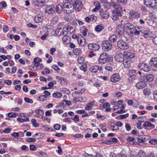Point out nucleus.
<instances>
[{
	"label": "nucleus",
	"mask_w": 157,
	"mask_h": 157,
	"mask_svg": "<svg viewBox=\"0 0 157 157\" xmlns=\"http://www.w3.org/2000/svg\"><path fill=\"white\" fill-rule=\"evenodd\" d=\"M110 4L114 8V10L112 11V14L111 17L113 21H118L119 17L122 16V8L113 2H111Z\"/></svg>",
	"instance_id": "nucleus-1"
},
{
	"label": "nucleus",
	"mask_w": 157,
	"mask_h": 157,
	"mask_svg": "<svg viewBox=\"0 0 157 157\" xmlns=\"http://www.w3.org/2000/svg\"><path fill=\"white\" fill-rule=\"evenodd\" d=\"M73 10L72 5L69 2H66L63 4V10L64 13L69 14Z\"/></svg>",
	"instance_id": "nucleus-2"
},
{
	"label": "nucleus",
	"mask_w": 157,
	"mask_h": 157,
	"mask_svg": "<svg viewBox=\"0 0 157 157\" xmlns=\"http://www.w3.org/2000/svg\"><path fill=\"white\" fill-rule=\"evenodd\" d=\"M144 3L147 7L153 9L157 7V0H144Z\"/></svg>",
	"instance_id": "nucleus-3"
},
{
	"label": "nucleus",
	"mask_w": 157,
	"mask_h": 157,
	"mask_svg": "<svg viewBox=\"0 0 157 157\" xmlns=\"http://www.w3.org/2000/svg\"><path fill=\"white\" fill-rule=\"evenodd\" d=\"M102 48L105 51H108L112 48V45L108 40H104L102 42Z\"/></svg>",
	"instance_id": "nucleus-4"
},
{
	"label": "nucleus",
	"mask_w": 157,
	"mask_h": 157,
	"mask_svg": "<svg viewBox=\"0 0 157 157\" xmlns=\"http://www.w3.org/2000/svg\"><path fill=\"white\" fill-rule=\"evenodd\" d=\"M109 58V55L107 53H102L98 59V63L100 64L105 63Z\"/></svg>",
	"instance_id": "nucleus-5"
},
{
	"label": "nucleus",
	"mask_w": 157,
	"mask_h": 157,
	"mask_svg": "<svg viewBox=\"0 0 157 157\" xmlns=\"http://www.w3.org/2000/svg\"><path fill=\"white\" fill-rule=\"evenodd\" d=\"M73 10L75 9L76 11L80 10L82 8V4L79 0H75L72 4Z\"/></svg>",
	"instance_id": "nucleus-6"
},
{
	"label": "nucleus",
	"mask_w": 157,
	"mask_h": 157,
	"mask_svg": "<svg viewBox=\"0 0 157 157\" xmlns=\"http://www.w3.org/2000/svg\"><path fill=\"white\" fill-rule=\"evenodd\" d=\"M117 45L119 48L122 50H126L129 47L128 44L122 40L117 41Z\"/></svg>",
	"instance_id": "nucleus-7"
},
{
	"label": "nucleus",
	"mask_w": 157,
	"mask_h": 157,
	"mask_svg": "<svg viewBox=\"0 0 157 157\" xmlns=\"http://www.w3.org/2000/svg\"><path fill=\"white\" fill-rule=\"evenodd\" d=\"M136 73L135 70H134L130 71L129 75V77L128 78V81L130 83H132L135 80Z\"/></svg>",
	"instance_id": "nucleus-8"
},
{
	"label": "nucleus",
	"mask_w": 157,
	"mask_h": 157,
	"mask_svg": "<svg viewBox=\"0 0 157 157\" xmlns=\"http://www.w3.org/2000/svg\"><path fill=\"white\" fill-rule=\"evenodd\" d=\"M149 63L153 70L157 71V58H152L149 61Z\"/></svg>",
	"instance_id": "nucleus-9"
},
{
	"label": "nucleus",
	"mask_w": 157,
	"mask_h": 157,
	"mask_svg": "<svg viewBox=\"0 0 157 157\" xmlns=\"http://www.w3.org/2000/svg\"><path fill=\"white\" fill-rule=\"evenodd\" d=\"M124 32V26L121 24L118 25L116 29V33L119 36H121Z\"/></svg>",
	"instance_id": "nucleus-10"
},
{
	"label": "nucleus",
	"mask_w": 157,
	"mask_h": 157,
	"mask_svg": "<svg viewBox=\"0 0 157 157\" xmlns=\"http://www.w3.org/2000/svg\"><path fill=\"white\" fill-rule=\"evenodd\" d=\"M138 67L145 72H147L150 70V68L148 65L144 63H139Z\"/></svg>",
	"instance_id": "nucleus-11"
},
{
	"label": "nucleus",
	"mask_w": 157,
	"mask_h": 157,
	"mask_svg": "<svg viewBox=\"0 0 157 157\" xmlns=\"http://www.w3.org/2000/svg\"><path fill=\"white\" fill-rule=\"evenodd\" d=\"M151 138L150 136L148 135L140 136L137 138V140L140 143H144L146 141L149 140Z\"/></svg>",
	"instance_id": "nucleus-12"
},
{
	"label": "nucleus",
	"mask_w": 157,
	"mask_h": 157,
	"mask_svg": "<svg viewBox=\"0 0 157 157\" xmlns=\"http://www.w3.org/2000/svg\"><path fill=\"white\" fill-rule=\"evenodd\" d=\"M124 56L121 53H118L116 54L115 59L116 60L119 62H122L124 60Z\"/></svg>",
	"instance_id": "nucleus-13"
},
{
	"label": "nucleus",
	"mask_w": 157,
	"mask_h": 157,
	"mask_svg": "<svg viewBox=\"0 0 157 157\" xmlns=\"http://www.w3.org/2000/svg\"><path fill=\"white\" fill-rule=\"evenodd\" d=\"M120 79V76L119 74L116 73L112 75L110 78V81L113 82H116Z\"/></svg>",
	"instance_id": "nucleus-14"
},
{
	"label": "nucleus",
	"mask_w": 157,
	"mask_h": 157,
	"mask_svg": "<svg viewBox=\"0 0 157 157\" xmlns=\"http://www.w3.org/2000/svg\"><path fill=\"white\" fill-rule=\"evenodd\" d=\"M100 15L103 19H107L109 17V14L106 10H104L103 9L100 10Z\"/></svg>",
	"instance_id": "nucleus-15"
},
{
	"label": "nucleus",
	"mask_w": 157,
	"mask_h": 157,
	"mask_svg": "<svg viewBox=\"0 0 157 157\" xmlns=\"http://www.w3.org/2000/svg\"><path fill=\"white\" fill-rule=\"evenodd\" d=\"M147 86V84L144 81H140L137 83L135 85L136 87L138 89H142L145 88Z\"/></svg>",
	"instance_id": "nucleus-16"
},
{
	"label": "nucleus",
	"mask_w": 157,
	"mask_h": 157,
	"mask_svg": "<svg viewBox=\"0 0 157 157\" xmlns=\"http://www.w3.org/2000/svg\"><path fill=\"white\" fill-rule=\"evenodd\" d=\"M78 42L80 45L83 46L86 43V40L84 37L81 35H78Z\"/></svg>",
	"instance_id": "nucleus-17"
},
{
	"label": "nucleus",
	"mask_w": 157,
	"mask_h": 157,
	"mask_svg": "<svg viewBox=\"0 0 157 157\" xmlns=\"http://www.w3.org/2000/svg\"><path fill=\"white\" fill-rule=\"evenodd\" d=\"M88 47L90 49L95 51L98 50L100 48L99 45L94 44H90L88 45Z\"/></svg>",
	"instance_id": "nucleus-18"
},
{
	"label": "nucleus",
	"mask_w": 157,
	"mask_h": 157,
	"mask_svg": "<svg viewBox=\"0 0 157 157\" xmlns=\"http://www.w3.org/2000/svg\"><path fill=\"white\" fill-rule=\"evenodd\" d=\"M142 35L144 36V37L147 38H150L153 36L151 31L148 30H145L142 33Z\"/></svg>",
	"instance_id": "nucleus-19"
},
{
	"label": "nucleus",
	"mask_w": 157,
	"mask_h": 157,
	"mask_svg": "<svg viewBox=\"0 0 157 157\" xmlns=\"http://www.w3.org/2000/svg\"><path fill=\"white\" fill-rule=\"evenodd\" d=\"M154 78V76L152 74L147 75L144 77V80L145 82H151Z\"/></svg>",
	"instance_id": "nucleus-20"
},
{
	"label": "nucleus",
	"mask_w": 157,
	"mask_h": 157,
	"mask_svg": "<svg viewBox=\"0 0 157 157\" xmlns=\"http://www.w3.org/2000/svg\"><path fill=\"white\" fill-rule=\"evenodd\" d=\"M123 54L124 56L127 59L128 58H133L135 57L134 54L128 52H123Z\"/></svg>",
	"instance_id": "nucleus-21"
},
{
	"label": "nucleus",
	"mask_w": 157,
	"mask_h": 157,
	"mask_svg": "<svg viewBox=\"0 0 157 157\" xmlns=\"http://www.w3.org/2000/svg\"><path fill=\"white\" fill-rule=\"evenodd\" d=\"M43 19V16L42 14H39L36 15L34 18V21L36 23H39L42 21Z\"/></svg>",
	"instance_id": "nucleus-22"
},
{
	"label": "nucleus",
	"mask_w": 157,
	"mask_h": 157,
	"mask_svg": "<svg viewBox=\"0 0 157 157\" xmlns=\"http://www.w3.org/2000/svg\"><path fill=\"white\" fill-rule=\"evenodd\" d=\"M132 63V60L130 59H126L123 60V65L126 67L128 68L130 67L131 66Z\"/></svg>",
	"instance_id": "nucleus-23"
},
{
	"label": "nucleus",
	"mask_w": 157,
	"mask_h": 157,
	"mask_svg": "<svg viewBox=\"0 0 157 157\" xmlns=\"http://www.w3.org/2000/svg\"><path fill=\"white\" fill-rule=\"evenodd\" d=\"M35 4L38 6L42 7L44 6L46 3L44 0H35Z\"/></svg>",
	"instance_id": "nucleus-24"
},
{
	"label": "nucleus",
	"mask_w": 157,
	"mask_h": 157,
	"mask_svg": "<svg viewBox=\"0 0 157 157\" xmlns=\"http://www.w3.org/2000/svg\"><path fill=\"white\" fill-rule=\"evenodd\" d=\"M45 12L48 14H52L55 12L54 10L53 9L52 6H47L45 10Z\"/></svg>",
	"instance_id": "nucleus-25"
},
{
	"label": "nucleus",
	"mask_w": 157,
	"mask_h": 157,
	"mask_svg": "<svg viewBox=\"0 0 157 157\" xmlns=\"http://www.w3.org/2000/svg\"><path fill=\"white\" fill-rule=\"evenodd\" d=\"M63 10V5L62 6L60 4L57 5L56 8V10L58 13H60L62 10Z\"/></svg>",
	"instance_id": "nucleus-26"
},
{
	"label": "nucleus",
	"mask_w": 157,
	"mask_h": 157,
	"mask_svg": "<svg viewBox=\"0 0 157 157\" xmlns=\"http://www.w3.org/2000/svg\"><path fill=\"white\" fill-rule=\"evenodd\" d=\"M127 140L130 142H132V143L131 144L132 145L140 144H138L137 142L135 141V139L133 137L128 136L127 138Z\"/></svg>",
	"instance_id": "nucleus-27"
},
{
	"label": "nucleus",
	"mask_w": 157,
	"mask_h": 157,
	"mask_svg": "<svg viewBox=\"0 0 157 157\" xmlns=\"http://www.w3.org/2000/svg\"><path fill=\"white\" fill-rule=\"evenodd\" d=\"M131 16L136 18L140 16V14L139 12H136L135 11H130L129 13Z\"/></svg>",
	"instance_id": "nucleus-28"
},
{
	"label": "nucleus",
	"mask_w": 157,
	"mask_h": 157,
	"mask_svg": "<svg viewBox=\"0 0 157 157\" xmlns=\"http://www.w3.org/2000/svg\"><path fill=\"white\" fill-rule=\"evenodd\" d=\"M104 28L103 24H100L95 27V30L97 32H100L104 29Z\"/></svg>",
	"instance_id": "nucleus-29"
},
{
	"label": "nucleus",
	"mask_w": 157,
	"mask_h": 157,
	"mask_svg": "<svg viewBox=\"0 0 157 157\" xmlns=\"http://www.w3.org/2000/svg\"><path fill=\"white\" fill-rule=\"evenodd\" d=\"M143 93L145 96H148L151 93L150 89L148 87H146L143 90Z\"/></svg>",
	"instance_id": "nucleus-30"
},
{
	"label": "nucleus",
	"mask_w": 157,
	"mask_h": 157,
	"mask_svg": "<svg viewBox=\"0 0 157 157\" xmlns=\"http://www.w3.org/2000/svg\"><path fill=\"white\" fill-rule=\"evenodd\" d=\"M17 120L20 122H27L29 121V118L28 117H24V118L19 117L17 119Z\"/></svg>",
	"instance_id": "nucleus-31"
},
{
	"label": "nucleus",
	"mask_w": 157,
	"mask_h": 157,
	"mask_svg": "<svg viewBox=\"0 0 157 157\" xmlns=\"http://www.w3.org/2000/svg\"><path fill=\"white\" fill-rule=\"evenodd\" d=\"M143 125L145 127H151L152 128H153L155 127V125L154 124L151 123L149 121H146L145 122Z\"/></svg>",
	"instance_id": "nucleus-32"
},
{
	"label": "nucleus",
	"mask_w": 157,
	"mask_h": 157,
	"mask_svg": "<svg viewBox=\"0 0 157 157\" xmlns=\"http://www.w3.org/2000/svg\"><path fill=\"white\" fill-rule=\"evenodd\" d=\"M134 26L130 23H127L125 24L124 26V27L126 29L127 31H128V30L130 28H131L132 27H133Z\"/></svg>",
	"instance_id": "nucleus-33"
},
{
	"label": "nucleus",
	"mask_w": 157,
	"mask_h": 157,
	"mask_svg": "<svg viewBox=\"0 0 157 157\" xmlns=\"http://www.w3.org/2000/svg\"><path fill=\"white\" fill-rule=\"evenodd\" d=\"M137 157H147L145 152L142 150L139 151Z\"/></svg>",
	"instance_id": "nucleus-34"
},
{
	"label": "nucleus",
	"mask_w": 157,
	"mask_h": 157,
	"mask_svg": "<svg viewBox=\"0 0 157 157\" xmlns=\"http://www.w3.org/2000/svg\"><path fill=\"white\" fill-rule=\"evenodd\" d=\"M98 65L94 66L90 68V71L94 73H96L98 70Z\"/></svg>",
	"instance_id": "nucleus-35"
},
{
	"label": "nucleus",
	"mask_w": 157,
	"mask_h": 157,
	"mask_svg": "<svg viewBox=\"0 0 157 157\" xmlns=\"http://www.w3.org/2000/svg\"><path fill=\"white\" fill-rule=\"evenodd\" d=\"M94 17L96 18V17L94 16H92L91 17H86L85 18V20L88 23L90 22L92 19L93 20L94 19Z\"/></svg>",
	"instance_id": "nucleus-36"
},
{
	"label": "nucleus",
	"mask_w": 157,
	"mask_h": 157,
	"mask_svg": "<svg viewBox=\"0 0 157 157\" xmlns=\"http://www.w3.org/2000/svg\"><path fill=\"white\" fill-rule=\"evenodd\" d=\"M59 19L57 16L53 17L51 20V22L53 24H56L58 22Z\"/></svg>",
	"instance_id": "nucleus-37"
},
{
	"label": "nucleus",
	"mask_w": 157,
	"mask_h": 157,
	"mask_svg": "<svg viewBox=\"0 0 157 157\" xmlns=\"http://www.w3.org/2000/svg\"><path fill=\"white\" fill-rule=\"evenodd\" d=\"M109 40L112 42H115L117 39V36L115 35H113L109 38Z\"/></svg>",
	"instance_id": "nucleus-38"
},
{
	"label": "nucleus",
	"mask_w": 157,
	"mask_h": 157,
	"mask_svg": "<svg viewBox=\"0 0 157 157\" xmlns=\"http://www.w3.org/2000/svg\"><path fill=\"white\" fill-rule=\"evenodd\" d=\"M96 117L98 120H103L105 119V116L101 115L99 113L97 114Z\"/></svg>",
	"instance_id": "nucleus-39"
},
{
	"label": "nucleus",
	"mask_w": 157,
	"mask_h": 157,
	"mask_svg": "<svg viewBox=\"0 0 157 157\" xmlns=\"http://www.w3.org/2000/svg\"><path fill=\"white\" fill-rule=\"evenodd\" d=\"M136 27L133 26V27H132L131 28H130L128 30V33H129L131 36H132L134 35V31L135 30Z\"/></svg>",
	"instance_id": "nucleus-40"
},
{
	"label": "nucleus",
	"mask_w": 157,
	"mask_h": 157,
	"mask_svg": "<svg viewBox=\"0 0 157 157\" xmlns=\"http://www.w3.org/2000/svg\"><path fill=\"white\" fill-rule=\"evenodd\" d=\"M53 96L55 98H60L62 96V94L61 93L56 92L52 94Z\"/></svg>",
	"instance_id": "nucleus-41"
},
{
	"label": "nucleus",
	"mask_w": 157,
	"mask_h": 157,
	"mask_svg": "<svg viewBox=\"0 0 157 157\" xmlns=\"http://www.w3.org/2000/svg\"><path fill=\"white\" fill-rule=\"evenodd\" d=\"M35 112L36 114L40 116H42L44 114V112L41 109H36L35 110Z\"/></svg>",
	"instance_id": "nucleus-42"
},
{
	"label": "nucleus",
	"mask_w": 157,
	"mask_h": 157,
	"mask_svg": "<svg viewBox=\"0 0 157 157\" xmlns=\"http://www.w3.org/2000/svg\"><path fill=\"white\" fill-rule=\"evenodd\" d=\"M7 6V4L5 2L3 1L0 2V9H2L3 8L6 7Z\"/></svg>",
	"instance_id": "nucleus-43"
},
{
	"label": "nucleus",
	"mask_w": 157,
	"mask_h": 157,
	"mask_svg": "<svg viewBox=\"0 0 157 157\" xmlns=\"http://www.w3.org/2000/svg\"><path fill=\"white\" fill-rule=\"evenodd\" d=\"M31 122L33 124V126L35 127H37L39 125V124L36 123V120L34 119H32Z\"/></svg>",
	"instance_id": "nucleus-44"
},
{
	"label": "nucleus",
	"mask_w": 157,
	"mask_h": 157,
	"mask_svg": "<svg viewBox=\"0 0 157 157\" xmlns=\"http://www.w3.org/2000/svg\"><path fill=\"white\" fill-rule=\"evenodd\" d=\"M33 136L34 137L36 140V139H40L41 137V133H36L33 135Z\"/></svg>",
	"instance_id": "nucleus-45"
},
{
	"label": "nucleus",
	"mask_w": 157,
	"mask_h": 157,
	"mask_svg": "<svg viewBox=\"0 0 157 157\" xmlns=\"http://www.w3.org/2000/svg\"><path fill=\"white\" fill-rule=\"evenodd\" d=\"M69 38L67 36H63L62 38V41L65 44L69 42Z\"/></svg>",
	"instance_id": "nucleus-46"
},
{
	"label": "nucleus",
	"mask_w": 157,
	"mask_h": 157,
	"mask_svg": "<svg viewBox=\"0 0 157 157\" xmlns=\"http://www.w3.org/2000/svg\"><path fill=\"white\" fill-rule=\"evenodd\" d=\"M24 101L25 102L29 103L32 104L33 102V101L32 99L27 97L24 98Z\"/></svg>",
	"instance_id": "nucleus-47"
},
{
	"label": "nucleus",
	"mask_w": 157,
	"mask_h": 157,
	"mask_svg": "<svg viewBox=\"0 0 157 157\" xmlns=\"http://www.w3.org/2000/svg\"><path fill=\"white\" fill-rule=\"evenodd\" d=\"M140 28V27L138 28V27H136L135 30L134 32V35H138L140 34V33H142V32L140 30H138L136 29V28H137L138 29H139Z\"/></svg>",
	"instance_id": "nucleus-48"
},
{
	"label": "nucleus",
	"mask_w": 157,
	"mask_h": 157,
	"mask_svg": "<svg viewBox=\"0 0 157 157\" xmlns=\"http://www.w3.org/2000/svg\"><path fill=\"white\" fill-rule=\"evenodd\" d=\"M34 65L36 67H37L39 65V62L37 61V58H35L33 59Z\"/></svg>",
	"instance_id": "nucleus-49"
},
{
	"label": "nucleus",
	"mask_w": 157,
	"mask_h": 157,
	"mask_svg": "<svg viewBox=\"0 0 157 157\" xmlns=\"http://www.w3.org/2000/svg\"><path fill=\"white\" fill-rule=\"evenodd\" d=\"M52 67V68L54 69L57 72H59L60 70L58 66L56 64L53 65Z\"/></svg>",
	"instance_id": "nucleus-50"
},
{
	"label": "nucleus",
	"mask_w": 157,
	"mask_h": 157,
	"mask_svg": "<svg viewBox=\"0 0 157 157\" xmlns=\"http://www.w3.org/2000/svg\"><path fill=\"white\" fill-rule=\"evenodd\" d=\"M149 143L153 144L155 145L157 144V140L155 139H152L149 141Z\"/></svg>",
	"instance_id": "nucleus-51"
},
{
	"label": "nucleus",
	"mask_w": 157,
	"mask_h": 157,
	"mask_svg": "<svg viewBox=\"0 0 157 157\" xmlns=\"http://www.w3.org/2000/svg\"><path fill=\"white\" fill-rule=\"evenodd\" d=\"M81 50L79 48L75 49L74 51V53L76 55H78L81 53Z\"/></svg>",
	"instance_id": "nucleus-52"
},
{
	"label": "nucleus",
	"mask_w": 157,
	"mask_h": 157,
	"mask_svg": "<svg viewBox=\"0 0 157 157\" xmlns=\"http://www.w3.org/2000/svg\"><path fill=\"white\" fill-rule=\"evenodd\" d=\"M8 116L9 117L11 118L16 117V113H10L8 114Z\"/></svg>",
	"instance_id": "nucleus-53"
},
{
	"label": "nucleus",
	"mask_w": 157,
	"mask_h": 157,
	"mask_svg": "<svg viewBox=\"0 0 157 157\" xmlns=\"http://www.w3.org/2000/svg\"><path fill=\"white\" fill-rule=\"evenodd\" d=\"M84 59L83 57H79L78 58V61L79 63L81 64L83 63Z\"/></svg>",
	"instance_id": "nucleus-54"
},
{
	"label": "nucleus",
	"mask_w": 157,
	"mask_h": 157,
	"mask_svg": "<svg viewBox=\"0 0 157 157\" xmlns=\"http://www.w3.org/2000/svg\"><path fill=\"white\" fill-rule=\"evenodd\" d=\"M12 130V129L9 128H8L5 129L3 131V132L6 133H9Z\"/></svg>",
	"instance_id": "nucleus-55"
},
{
	"label": "nucleus",
	"mask_w": 157,
	"mask_h": 157,
	"mask_svg": "<svg viewBox=\"0 0 157 157\" xmlns=\"http://www.w3.org/2000/svg\"><path fill=\"white\" fill-rule=\"evenodd\" d=\"M71 119L77 122H78L79 121V117L78 115H75L74 117L71 118Z\"/></svg>",
	"instance_id": "nucleus-56"
},
{
	"label": "nucleus",
	"mask_w": 157,
	"mask_h": 157,
	"mask_svg": "<svg viewBox=\"0 0 157 157\" xmlns=\"http://www.w3.org/2000/svg\"><path fill=\"white\" fill-rule=\"evenodd\" d=\"M63 122L68 123H71L72 121L68 117H67L63 120Z\"/></svg>",
	"instance_id": "nucleus-57"
},
{
	"label": "nucleus",
	"mask_w": 157,
	"mask_h": 157,
	"mask_svg": "<svg viewBox=\"0 0 157 157\" xmlns=\"http://www.w3.org/2000/svg\"><path fill=\"white\" fill-rule=\"evenodd\" d=\"M36 141L35 138H29L27 139V141L28 142L30 143L32 142H35Z\"/></svg>",
	"instance_id": "nucleus-58"
},
{
	"label": "nucleus",
	"mask_w": 157,
	"mask_h": 157,
	"mask_svg": "<svg viewBox=\"0 0 157 157\" xmlns=\"http://www.w3.org/2000/svg\"><path fill=\"white\" fill-rule=\"evenodd\" d=\"M125 127L126 130L129 131L131 129V126L128 123H126L125 125Z\"/></svg>",
	"instance_id": "nucleus-59"
},
{
	"label": "nucleus",
	"mask_w": 157,
	"mask_h": 157,
	"mask_svg": "<svg viewBox=\"0 0 157 157\" xmlns=\"http://www.w3.org/2000/svg\"><path fill=\"white\" fill-rule=\"evenodd\" d=\"M27 26L29 27L32 28L34 29H36L37 27V26L36 25H34L31 23L28 24Z\"/></svg>",
	"instance_id": "nucleus-60"
},
{
	"label": "nucleus",
	"mask_w": 157,
	"mask_h": 157,
	"mask_svg": "<svg viewBox=\"0 0 157 157\" xmlns=\"http://www.w3.org/2000/svg\"><path fill=\"white\" fill-rule=\"evenodd\" d=\"M122 94L120 92H118L114 94V96L116 97L119 98L121 97Z\"/></svg>",
	"instance_id": "nucleus-61"
},
{
	"label": "nucleus",
	"mask_w": 157,
	"mask_h": 157,
	"mask_svg": "<svg viewBox=\"0 0 157 157\" xmlns=\"http://www.w3.org/2000/svg\"><path fill=\"white\" fill-rule=\"evenodd\" d=\"M128 113H127L126 114H123V115H121L120 116V119H124V118H126L128 117Z\"/></svg>",
	"instance_id": "nucleus-62"
},
{
	"label": "nucleus",
	"mask_w": 157,
	"mask_h": 157,
	"mask_svg": "<svg viewBox=\"0 0 157 157\" xmlns=\"http://www.w3.org/2000/svg\"><path fill=\"white\" fill-rule=\"evenodd\" d=\"M80 68L81 70L83 71L84 72H85L87 69L86 66V65H82Z\"/></svg>",
	"instance_id": "nucleus-63"
},
{
	"label": "nucleus",
	"mask_w": 157,
	"mask_h": 157,
	"mask_svg": "<svg viewBox=\"0 0 157 157\" xmlns=\"http://www.w3.org/2000/svg\"><path fill=\"white\" fill-rule=\"evenodd\" d=\"M3 30L4 33H6L9 30L8 26L6 25H4L3 26Z\"/></svg>",
	"instance_id": "nucleus-64"
}]
</instances>
